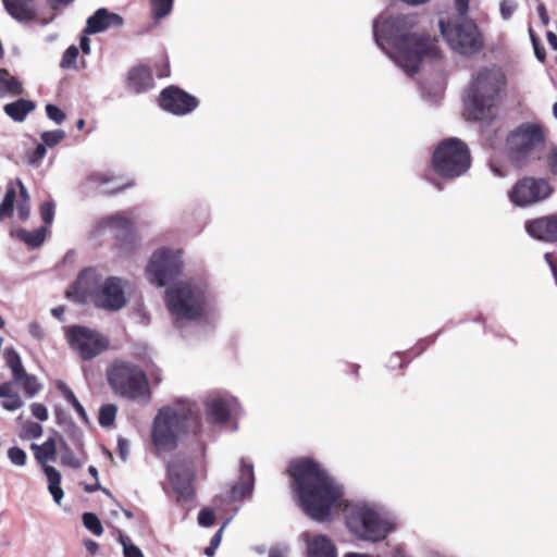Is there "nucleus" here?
Segmentation results:
<instances>
[{"instance_id":"8fccbe9b","label":"nucleus","mask_w":557,"mask_h":557,"mask_svg":"<svg viewBox=\"0 0 557 557\" xmlns=\"http://www.w3.org/2000/svg\"><path fill=\"white\" fill-rule=\"evenodd\" d=\"M40 215L46 224H50L54 218V203L46 201L40 207Z\"/></svg>"},{"instance_id":"f8f14e48","label":"nucleus","mask_w":557,"mask_h":557,"mask_svg":"<svg viewBox=\"0 0 557 557\" xmlns=\"http://www.w3.org/2000/svg\"><path fill=\"white\" fill-rule=\"evenodd\" d=\"M67 339L71 348L84 360L94 359L108 347L106 337L97 331L81 325H74L67 330Z\"/></svg>"},{"instance_id":"bb28decb","label":"nucleus","mask_w":557,"mask_h":557,"mask_svg":"<svg viewBox=\"0 0 557 557\" xmlns=\"http://www.w3.org/2000/svg\"><path fill=\"white\" fill-rule=\"evenodd\" d=\"M44 472L49 483L48 490L53 500L59 505L64 495L61 488V473L52 466H45Z\"/></svg>"},{"instance_id":"c9c22d12","label":"nucleus","mask_w":557,"mask_h":557,"mask_svg":"<svg viewBox=\"0 0 557 557\" xmlns=\"http://www.w3.org/2000/svg\"><path fill=\"white\" fill-rule=\"evenodd\" d=\"M174 0H150L151 11L154 18L165 17L172 11Z\"/></svg>"},{"instance_id":"58836bf2","label":"nucleus","mask_w":557,"mask_h":557,"mask_svg":"<svg viewBox=\"0 0 557 557\" xmlns=\"http://www.w3.org/2000/svg\"><path fill=\"white\" fill-rule=\"evenodd\" d=\"M40 138L46 148H52L65 138V132L63 129L47 131L41 134Z\"/></svg>"},{"instance_id":"f704fd0d","label":"nucleus","mask_w":557,"mask_h":557,"mask_svg":"<svg viewBox=\"0 0 557 557\" xmlns=\"http://www.w3.org/2000/svg\"><path fill=\"white\" fill-rule=\"evenodd\" d=\"M16 198V191L13 187H9L5 191L4 198L0 205V220L11 216L13 206Z\"/></svg>"},{"instance_id":"20e7f679","label":"nucleus","mask_w":557,"mask_h":557,"mask_svg":"<svg viewBox=\"0 0 557 557\" xmlns=\"http://www.w3.org/2000/svg\"><path fill=\"white\" fill-rule=\"evenodd\" d=\"M505 83V75L497 67H484L475 72L465 96V110L468 116L482 122L492 120Z\"/></svg>"},{"instance_id":"f03ea898","label":"nucleus","mask_w":557,"mask_h":557,"mask_svg":"<svg viewBox=\"0 0 557 557\" xmlns=\"http://www.w3.org/2000/svg\"><path fill=\"white\" fill-rule=\"evenodd\" d=\"M416 17L412 15L381 14L373 23L374 40L409 76H413L424 58L436 59L441 54L435 37L412 33Z\"/></svg>"},{"instance_id":"69168bd1","label":"nucleus","mask_w":557,"mask_h":557,"mask_svg":"<svg viewBox=\"0 0 557 557\" xmlns=\"http://www.w3.org/2000/svg\"><path fill=\"white\" fill-rule=\"evenodd\" d=\"M85 547L86 549L91 554V555H95L98 549H99V545L98 543H96L95 541L92 540H86L85 541Z\"/></svg>"},{"instance_id":"39448f33","label":"nucleus","mask_w":557,"mask_h":557,"mask_svg":"<svg viewBox=\"0 0 557 557\" xmlns=\"http://www.w3.org/2000/svg\"><path fill=\"white\" fill-rule=\"evenodd\" d=\"M107 381L114 394L148 404L150 389L145 372L136 364L125 360H114L107 369Z\"/></svg>"},{"instance_id":"393cba45","label":"nucleus","mask_w":557,"mask_h":557,"mask_svg":"<svg viewBox=\"0 0 557 557\" xmlns=\"http://www.w3.org/2000/svg\"><path fill=\"white\" fill-rule=\"evenodd\" d=\"M101 223L110 227L112 230H115L117 232V237H123L124 239H127L132 236L133 232V224L128 218H126L123 213H116L113 215L106 216L102 219Z\"/></svg>"},{"instance_id":"4be33fe9","label":"nucleus","mask_w":557,"mask_h":557,"mask_svg":"<svg viewBox=\"0 0 557 557\" xmlns=\"http://www.w3.org/2000/svg\"><path fill=\"white\" fill-rule=\"evenodd\" d=\"M5 11L21 23L35 18L36 12L32 7L33 0H2Z\"/></svg>"},{"instance_id":"4c0bfd02","label":"nucleus","mask_w":557,"mask_h":557,"mask_svg":"<svg viewBox=\"0 0 557 557\" xmlns=\"http://www.w3.org/2000/svg\"><path fill=\"white\" fill-rule=\"evenodd\" d=\"M83 524L96 536H100L103 533V528L99 518L92 512H85L83 515Z\"/></svg>"},{"instance_id":"c03bdc74","label":"nucleus","mask_w":557,"mask_h":557,"mask_svg":"<svg viewBox=\"0 0 557 557\" xmlns=\"http://www.w3.org/2000/svg\"><path fill=\"white\" fill-rule=\"evenodd\" d=\"M1 406L8 411H15L24 406V401L17 393H10L1 401Z\"/></svg>"},{"instance_id":"7ed1b4c3","label":"nucleus","mask_w":557,"mask_h":557,"mask_svg":"<svg viewBox=\"0 0 557 557\" xmlns=\"http://www.w3.org/2000/svg\"><path fill=\"white\" fill-rule=\"evenodd\" d=\"M199 408L190 400H180L159 409L152 425V442L159 450H171L181 438L200 432Z\"/></svg>"},{"instance_id":"0e129e2a","label":"nucleus","mask_w":557,"mask_h":557,"mask_svg":"<svg viewBox=\"0 0 557 557\" xmlns=\"http://www.w3.org/2000/svg\"><path fill=\"white\" fill-rule=\"evenodd\" d=\"M14 382H4L0 384V398H4L12 393Z\"/></svg>"},{"instance_id":"0eeeda50","label":"nucleus","mask_w":557,"mask_h":557,"mask_svg":"<svg viewBox=\"0 0 557 557\" xmlns=\"http://www.w3.org/2000/svg\"><path fill=\"white\" fill-rule=\"evenodd\" d=\"M440 29L448 46L462 55L478 53L484 46L483 36L471 18L455 17L440 21Z\"/></svg>"},{"instance_id":"a878e982","label":"nucleus","mask_w":557,"mask_h":557,"mask_svg":"<svg viewBox=\"0 0 557 557\" xmlns=\"http://www.w3.org/2000/svg\"><path fill=\"white\" fill-rule=\"evenodd\" d=\"M30 447L35 451L36 460L44 467L55 460L57 441L53 437H49L42 445L32 444Z\"/></svg>"},{"instance_id":"dca6fc26","label":"nucleus","mask_w":557,"mask_h":557,"mask_svg":"<svg viewBox=\"0 0 557 557\" xmlns=\"http://www.w3.org/2000/svg\"><path fill=\"white\" fill-rule=\"evenodd\" d=\"M95 304L110 311L123 308L126 304L125 282L116 276L107 277L98 292Z\"/></svg>"},{"instance_id":"052dcab7","label":"nucleus","mask_w":557,"mask_h":557,"mask_svg":"<svg viewBox=\"0 0 557 557\" xmlns=\"http://www.w3.org/2000/svg\"><path fill=\"white\" fill-rule=\"evenodd\" d=\"M387 367L393 370L397 369V368H403L404 367L403 356L398 352L394 354L391 357Z\"/></svg>"},{"instance_id":"5fc2aeb1","label":"nucleus","mask_w":557,"mask_h":557,"mask_svg":"<svg viewBox=\"0 0 557 557\" xmlns=\"http://www.w3.org/2000/svg\"><path fill=\"white\" fill-rule=\"evenodd\" d=\"M117 450L121 459L126 461L129 454V443L125 438H119L117 441Z\"/></svg>"},{"instance_id":"1a4fd4ad","label":"nucleus","mask_w":557,"mask_h":557,"mask_svg":"<svg viewBox=\"0 0 557 557\" xmlns=\"http://www.w3.org/2000/svg\"><path fill=\"white\" fill-rule=\"evenodd\" d=\"M507 146L511 158L523 165L539 148L545 146V134L541 125L522 123L507 136Z\"/></svg>"},{"instance_id":"338daca9","label":"nucleus","mask_w":557,"mask_h":557,"mask_svg":"<svg viewBox=\"0 0 557 557\" xmlns=\"http://www.w3.org/2000/svg\"><path fill=\"white\" fill-rule=\"evenodd\" d=\"M79 46H81L82 51H83L85 54H88V53L90 52V40H89V38H88V37L83 36V37L81 38Z\"/></svg>"},{"instance_id":"2eb2a0df","label":"nucleus","mask_w":557,"mask_h":557,"mask_svg":"<svg viewBox=\"0 0 557 557\" xmlns=\"http://www.w3.org/2000/svg\"><path fill=\"white\" fill-rule=\"evenodd\" d=\"M159 104L172 114L185 115L198 107V100L176 86H169L161 91Z\"/></svg>"},{"instance_id":"6ab92c4d","label":"nucleus","mask_w":557,"mask_h":557,"mask_svg":"<svg viewBox=\"0 0 557 557\" xmlns=\"http://www.w3.org/2000/svg\"><path fill=\"white\" fill-rule=\"evenodd\" d=\"M123 23L124 20L121 15L110 12L106 8H100L88 17L84 33L98 34L110 28H120Z\"/></svg>"},{"instance_id":"864d4df0","label":"nucleus","mask_w":557,"mask_h":557,"mask_svg":"<svg viewBox=\"0 0 557 557\" xmlns=\"http://www.w3.org/2000/svg\"><path fill=\"white\" fill-rule=\"evenodd\" d=\"M547 165L554 175H557V147L550 149L547 154Z\"/></svg>"},{"instance_id":"a211bd4d","label":"nucleus","mask_w":557,"mask_h":557,"mask_svg":"<svg viewBox=\"0 0 557 557\" xmlns=\"http://www.w3.org/2000/svg\"><path fill=\"white\" fill-rule=\"evenodd\" d=\"M300 539L306 544V557H338L335 542L325 534L302 532Z\"/></svg>"},{"instance_id":"c85d7f7f","label":"nucleus","mask_w":557,"mask_h":557,"mask_svg":"<svg viewBox=\"0 0 557 557\" xmlns=\"http://www.w3.org/2000/svg\"><path fill=\"white\" fill-rule=\"evenodd\" d=\"M14 383L24 389L26 397H34L40 389L41 384L38 382L35 375L28 374L23 371L17 376L13 377Z\"/></svg>"},{"instance_id":"473e14b6","label":"nucleus","mask_w":557,"mask_h":557,"mask_svg":"<svg viewBox=\"0 0 557 557\" xmlns=\"http://www.w3.org/2000/svg\"><path fill=\"white\" fill-rule=\"evenodd\" d=\"M3 356H4V359H5L7 366L12 371V376L13 377L17 376L20 373L25 371V369H24V367L22 364L21 357H20L18 352L14 348H7L4 350Z\"/></svg>"},{"instance_id":"09e8293b","label":"nucleus","mask_w":557,"mask_h":557,"mask_svg":"<svg viewBox=\"0 0 557 557\" xmlns=\"http://www.w3.org/2000/svg\"><path fill=\"white\" fill-rule=\"evenodd\" d=\"M115 180L116 177L110 174L109 172H95L89 176V181L98 186H103Z\"/></svg>"},{"instance_id":"9b49d317","label":"nucleus","mask_w":557,"mask_h":557,"mask_svg":"<svg viewBox=\"0 0 557 557\" xmlns=\"http://www.w3.org/2000/svg\"><path fill=\"white\" fill-rule=\"evenodd\" d=\"M183 261L181 251L168 248L157 250L147 267V276L152 284L164 286L175 280L182 271Z\"/></svg>"},{"instance_id":"cd10ccee","label":"nucleus","mask_w":557,"mask_h":557,"mask_svg":"<svg viewBox=\"0 0 557 557\" xmlns=\"http://www.w3.org/2000/svg\"><path fill=\"white\" fill-rule=\"evenodd\" d=\"M7 94L17 96L23 94L22 83L12 76L7 70H0V97Z\"/></svg>"},{"instance_id":"aec40b11","label":"nucleus","mask_w":557,"mask_h":557,"mask_svg":"<svg viewBox=\"0 0 557 557\" xmlns=\"http://www.w3.org/2000/svg\"><path fill=\"white\" fill-rule=\"evenodd\" d=\"M530 236L544 242H557V214L539 218L525 224Z\"/></svg>"},{"instance_id":"412c9836","label":"nucleus","mask_w":557,"mask_h":557,"mask_svg":"<svg viewBox=\"0 0 557 557\" xmlns=\"http://www.w3.org/2000/svg\"><path fill=\"white\" fill-rule=\"evenodd\" d=\"M153 87L151 71L144 65L135 66L128 72L127 88L135 92H145Z\"/></svg>"},{"instance_id":"ddd939ff","label":"nucleus","mask_w":557,"mask_h":557,"mask_svg":"<svg viewBox=\"0 0 557 557\" xmlns=\"http://www.w3.org/2000/svg\"><path fill=\"white\" fill-rule=\"evenodd\" d=\"M553 188L547 180L524 177L516 183L509 194L510 200L518 206H528L548 198Z\"/></svg>"},{"instance_id":"6e6552de","label":"nucleus","mask_w":557,"mask_h":557,"mask_svg":"<svg viewBox=\"0 0 557 557\" xmlns=\"http://www.w3.org/2000/svg\"><path fill=\"white\" fill-rule=\"evenodd\" d=\"M432 165L443 178L461 176L471 165L468 146L456 137L444 139L434 150Z\"/></svg>"},{"instance_id":"4468645a","label":"nucleus","mask_w":557,"mask_h":557,"mask_svg":"<svg viewBox=\"0 0 557 557\" xmlns=\"http://www.w3.org/2000/svg\"><path fill=\"white\" fill-rule=\"evenodd\" d=\"M102 283V275L98 270L94 268L84 269L66 292V297L81 304L87 302L89 299L95 301Z\"/></svg>"},{"instance_id":"a19ab883","label":"nucleus","mask_w":557,"mask_h":557,"mask_svg":"<svg viewBox=\"0 0 557 557\" xmlns=\"http://www.w3.org/2000/svg\"><path fill=\"white\" fill-rule=\"evenodd\" d=\"M231 521V519H226L224 521V523L221 525V528L214 533V535L211 537L210 540V544L208 547H206L205 549V554L208 556V557H213L214 554H215V550L216 548L219 547V545L221 544V540H222V533L225 529V527L228 524V522Z\"/></svg>"},{"instance_id":"b1692460","label":"nucleus","mask_w":557,"mask_h":557,"mask_svg":"<svg viewBox=\"0 0 557 557\" xmlns=\"http://www.w3.org/2000/svg\"><path fill=\"white\" fill-rule=\"evenodd\" d=\"M36 109V104L32 100L17 99L16 101L4 104V113L14 122L22 123L27 115Z\"/></svg>"},{"instance_id":"680f3d73","label":"nucleus","mask_w":557,"mask_h":557,"mask_svg":"<svg viewBox=\"0 0 557 557\" xmlns=\"http://www.w3.org/2000/svg\"><path fill=\"white\" fill-rule=\"evenodd\" d=\"M539 17L544 26L549 24V16L544 3H540L536 8Z\"/></svg>"},{"instance_id":"4d7b16f0","label":"nucleus","mask_w":557,"mask_h":557,"mask_svg":"<svg viewBox=\"0 0 557 557\" xmlns=\"http://www.w3.org/2000/svg\"><path fill=\"white\" fill-rule=\"evenodd\" d=\"M529 33H530V37H531V40H532V44H533V47H534V52H535V55L536 58L540 60V61H544L545 60V52H544V49L543 48H540L539 46V42H537V39L535 38V35L533 33V29L532 28H529Z\"/></svg>"},{"instance_id":"9d476101","label":"nucleus","mask_w":557,"mask_h":557,"mask_svg":"<svg viewBox=\"0 0 557 557\" xmlns=\"http://www.w3.org/2000/svg\"><path fill=\"white\" fill-rule=\"evenodd\" d=\"M200 460H194L182 455L174 456L168 463L169 482L178 502L190 500L194 496L195 470Z\"/></svg>"},{"instance_id":"bf43d9fd","label":"nucleus","mask_w":557,"mask_h":557,"mask_svg":"<svg viewBox=\"0 0 557 557\" xmlns=\"http://www.w3.org/2000/svg\"><path fill=\"white\" fill-rule=\"evenodd\" d=\"M30 213V206L27 201H22L17 207V215L21 220L25 221L28 219Z\"/></svg>"},{"instance_id":"a18cd8bd","label":"nucleus","mask_w":557,"mask_h":557,"mask_svg":"<svg viewBox=\"0 0 557 557\" xmlns=\"http://www.w3.org/2000/svg\"><path fill=\"white\" fill-rule=\"evenodd\" d=\"M77 55H78V48L75 46H70L63 53V57H62V60L60 63L61 67L67 69L70 66H72L75 63Z\"/></svg>"},{"instance_id":"c756f323","label":"nucleus","mask_w":557,"mask_h":557,"mask_svg":"<svg viewBox=\"0 0 557 557\" xmlns=\"http://www.w3.org/2000/svg\"><path fill=\"white\" fill-rule=\"evenodd\" d=\"M47 234V228L41 226L35 231L18 230L16 235L27 246L37 248L42 245Z\"/></svg>"},{"instance_id":"423d86ee","label":"nucleus","mask_w":557,"mask_h":557,"mask_svg":"<svg viewBox=\"0 0 557 557\" xmlns=\"http://www.w3.org/2000/svg\"><path fill=\"white\" fill-rule=\"evenodd\" d=\"M166 306L176 322L198 319L206 307L203 284L180 283L165 292Z\"/></svg>"},{"instance_id":"f257e3e1","label":"nucleus","mask_w":557,"mask_h":557,"mask_svg":"<svg viewBox=\"0 0 557 557\" xmlns=\"http://www.w3.org/2000/svg\"><path fill=\"white\" fill-rule=\"evenodd\" d=\"M289 475L294 491L305 513L312 520L324 522L333 510L345 506V523L349 532L361 541L380 542L393 530L385 512L366 502L346 503L344 488L321 466L310 459L290 463Z\"/></svg>"},{"instance_id":"37998d69","label":"nucleus","mask_w":557,"mask_h":557,"mask_svg":"<svg viewBox=\"0 0 557 557\" xmlns=\"http://www.w3.org/2000/svg\"><path fill=\"white\" fill-rule=\"evenodd\" d=\"M9 460L17 467H24L27 461V455L22 448L14 446L8 450Z\"/></svg>"},{"instance_id":"de8ad7c7","label":"nucleus","mask_w":557,"mask_h":557,"mask_svg":"<svg viewBox=\"0 0 557 557\" xmlns=\"http://www.w3.org/2000/svg\"><path fill=\"white\" fill-rule=\"evenodd\" d=\"M46 114L50 120H52L57 124L63 123V121L66 117L64 112L59 107L51 103L46 106Z\"/></svg>"},{"instance_id":"5701e85b","label":"nucleus","mask_w":557,"mask_h":557,"mask_svg":"<svg viewBox=\"0 0 557 557\" xmlns=\"http://www.w3.org/2000/svg\"><path fill=\"white\" fill-rule=\"evenodd\" d=\"M255 485L253 467L244 459L240 460V474L238 484L233 487V497H246L251 495Z\"/></svg>"},{"instance_id":"72a5a7b5","label":"nucleus","mask_w":557,"mask_h":557,"mask_svg":"<svg viewBox=\"0 0 557 557\" xmlns=\"http://www.w3.org/2000/svg\"><path fill=\"white\" fill-rule=\"evenodd\" d=\"M119 542L123 547L124 557H145L141 549L136 546L129 536L125 535L122 531H119Z\"/></svg>"},{"instance_id":"6e6d98bb","label":"nucleus","mask_w":557,"mask_h":557,"mask_svg":"<svg viewBox=\"0 0 557 557\" xmlns=\"http://www.w3.org/2000/svg\"><path fill=\"white\" fill-rule=\"evenodd\" d=\"M28 331H29V334L36 338V339H42L45 337V332H44V329L41 327V325L34 321L32 323H29L28 325Z\"/></svg>"},{"instance_id":"7c9ffc66","label":"nucleus","mask_w":557,"mask_h":557,"mask_svg":"<svg viewBox=\"0 0 557 557\" xmlns=\"http://www.w3.org/2000/svg\"><path fill=\"white\" fill-rule=\"evenodd\" d=\"M57 386H58V389L63 395V397L65 398V400L70 405L73 406V408L75 409V411L78 414V417L84 422H88V417H87L86 410L83 407V405L78 401V399L76 398V396L74 395L72 389L64 382H59Z\"/></svg>"},{"instance_id":"e2e57ef3","label":"nucleus","mask_w":557,"mask_h":557,"mask_svg":"<svg viewBox=\"0 0 557 557\" xmlns=\"http://www.w3.org/2000/svg\"><path fill=\"white\" fill-rule=\"evenodd\" d=\"M287 547L274 546L269 550V557H287Z\"/></svg>"},{"instance_id":"ea45409f","label":"nucleus","mask_w":557,"mask_h":557,"mask_svg":"<svg viewBox=\"0 0 557 557\" xmlns=\"http://www.w3.org/2000/svg\"><path fill=\"white\" fill-rule=\"evenodd\" d=\"M42 435V426L33 421L26 422L22 428L21 437L26 440H37Z\"/></svg>"},{"instance_id":"49530a36","label":"nucleus","mask_w":557,"mask_h":557,"mask_svg":"<svg viewBox=\"0 0 557 557\" xmlns=\"http://www.w3.org/2000/svg\"><path fill=\"white\" fill-rule=\"evenodd\" d=\"M518 8V3L515 0H503L499 5L500 15L505 21L512 17L515 11Z\"/></svg>"},{"instance_id":"79ce46f5","label":"nucleus","mask_w":557,"mask_h":557,"mask_svg":"<svg viewBox=\"0 0 557 557\" xmlns=\"http://www.w3.org/2000/svg\"><path fill=\"white\" fill-rule=\"evenodd\" d=\"M46 153L47 148L45 147V145L38 144L34 150L26 153L27 163L33 166L40 165Z\"/></svg>"},{"instance_id":"2f4dec72","label":"nucleus","mask_w":557,"mask_h":557,"mask_svg":"<svg viewBox=\"0 0 557 557\" xmlns=\"http://www.w3.org/2000/svg\"><path fill=\"white\" fill-rule=\"evenodd\" d=\"M60 444H61V463L63 466H67L74 469H78L83 466V461L78 459L75 454L72 451V449L69 447V445L64 442L62 436H60Z\"/></svg>"},{"instance_id":"13d9d810","label":"nucleus","mask_w":557,"mask_h":557,"mask_svg":"<svg viewBox=\"0 0 557 557\" xmlns=\"http://www.w3.org/2000/svg\"><path fill=\"white\" fill-rule=\"evenodd\" d=\"M458 17H466L469 10V0H454Z\"/></svg>"},{"instance_id":"603ef678","label":"nucleus","mask_w":557,"mask_h":557,"mask_svg":"<svg viewBox=\"0 0 557 557\" xmlns=\"http://www.w3.org/2000/svg\"><path fill=\"white\" fill-rule=\"evenodd\" d=\"M30 410H32V414L36 419H38L40 421H46L48 419V410H47L46 406H44L42 404H39V403L32 404Z\"/></svg>"},{"instance_id":"3c124183","label":"nucleus","mask_w":557,"mask_h":557,"mask_svg":"<svg viewBox=\"0 0 557 557\" xmlns=\"http://www.w3.org/2000/svg\"><path fill=\"white\" fill-rule=\"evenodd\" d=\"M214 522V513L209 508H203L198 513V523L201 527L208 528L211 527Z\"/></svg>"},{"instance_id":"f3484780","label":"nucleus","mask_w":557,"mask_h":557,"mask_svg":"<svg viewBox=\"0 0 557 557\" xmlns=\"http://www.w3.org/2000/svg\"><path fill=\"white\" fill-rule=\"evenodd\" d=\"M238 403L236 398L228 395H215L206 401L207 419L210 423H225L231 413L236 412Z\"/></svg>"},{"instance_id":"774afa93","label":"nucleus","mask_w":557,"mask_h":557,"mask_svg":"<svg viewBox=\"0 0 557 557\" xmlns=\"http://www.w3.org/2000/svg\"><path fill=\"white\" fill-rule=\"evenodd\" d=\"M547 40L549 42V45L555 49L557 50V35L554 34L553 32H548L547 33Z\"/></svg>"},{"instance_id":"e433bc0d","label":"nucleus","mask_w":557,"mask_h":557,"mask_svg":"<svg viewBox=\"0 0 557 557\" xmlns=\"http://www.w3.org/2000/svg\"><path fill=\"white\" fill-rule=\"evenodd\" d=\"M117 408L113 404L103 405L99 410L98 421L101 426H110L116 417Z\"/></svg>"}]
</instances>
